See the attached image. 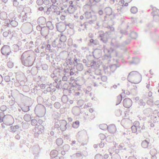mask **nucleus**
<instances>
[{
    "mask_svg": "<svg viewBox=\"0 0 159 159\" xmlns=\"http://www.w3.org/2000/svg\"><path fill=\"white\" fill-rule=\"evenodd\" d=\"M98 14L100 15H102L103 14V12L102 10H100L98 11Z\"/></svg>",
    "mask_w": 159,
    "mask_h": 159,
    "instance_id": "nucleus-33",
    "label": "nucleus"
},
{
    "mask_svg": "<svg viewBox=\"0 0 159 159\" xmlns=\"http://www.w3.org/2000/svg\"><path fill=\"white\" fill-rule=\"evenodd\" d=\"M2 1L3 3H6L7 2L8 0H2Z\"/></svg>",
    "mask_w": 159,
    "mask_h": 159,
    "instance_id": "nucleus-41",
    "label": "nucleus"
},
{
    "mask_svg": "<svg viewBox=\"0 0 159 159\" xmlns=\"http://www.w3.org/2000/svg\"><path fill=\"white\" fill-rule=\"evenodd\" d=\"M44 8L43 7H40L39 8V10L40 11H42L43 10Z\"/></svg>",
    "mask_w": 159,
    "mask_h": 159,
    "instance_id": "nucleus-36",
    "label": "nucleus"
},
{
    "mask_svg": "<svg viewBox=\"0 0 159 159\" xmlns=\"http://www.w3.org/2000/svg\"><path fill=\"white\" fill-rule=\"evenodd\" d=\"M29 116L28 115H25L24 117V120L26 121H27V120H26V118L28 117H29Z\"/></svg>",
    "mask_w": 159,
    "mask_h": 159,
    "instance_id": "nucleus-37",
    "label": "nucleus"
},
{
    "mask_svg": "<svg viewBox=\"0 0 159 159\" xmlns=\"http://www.w3.org/2000/svg\"><path fill=\"white\" fill-rule=\"evenodd\" d=\"M123 2H124L123 1H121V2L122 3Z\"/></svg>",
    "mask_w": 159,
    "mask_h": 159,
    "instance_id": "nucleus-55",
    "label": "nucleus"
},
{
    "mask_svg": "<svg viewBox=\"0 0 159 159\" xmlns=\"http://www.w3.org/2000/svg\"><path fill=\"white\" fill-rule=\"evenodd\" d=\"M149 143V142L147 140H144L142 143V146L144 148H148Z\"/></svg>",
    "mask_w": 159,
    "mask_h": 159,
    "instance_id": "nucleus-11",
    "label": "nucleus"
},
{
    "mask_svg": "<svg viewBox=\"0 0 159 159\" xmlns=\"http://www.w3.org/2000/svg\"><path fill=\"white\" fill-rule=\"evenodd\" d=\"M66 121L64 120H62L61 122V125H60V128L63 131L65 130L66 129Z\"/></svg>",
    "mask_w": 159,
    "mask_h": 159,
    "instance_id": "nucleus-8",
    "label": "nucleus"
},
{
    "mask_svg": "<svg viewBox=\"0 0 159 159\" xmlns=\"http://www.w3.org/2000/svg\"><path fill=\"white\" fill-rule=\"evenodd\" d=\"M31 125H35L37 124V121L35 119L32 120L31 121Z\"/></svg>",
    "mask_w": 159,
    "mask_h": 159,
    "instance_id": "nucleus-25",
    "label": "nucleus"
},
{
    "mask_svg": "<svg viewBox=\"0 0 159 159\" xmlns=\"http://www.w3.org/2000/svg\"><path fill=\"white\" fill-rule=\"evenodd\" d=\"M105 145V143L102 142H101L99 144V146L101 148H103Z\"/></svg>",
    "mask_w": 159,
    "mask_h": 159,
    "instance_id": "nucleus-28",
    "label": "nucleus"
},
{
    "mask_svg": "<svg viewBox=\"0 0 159 159\" xmlns=\"http://www.w3.org/2000/svg\"><path fill=\"white\" fill-rule=\"evenodd\" d=\"M7 66L9 68H12L13 66V63L11 62H8L7 63Z\"/></svg>",
    "mask_w": 159,
    "mask_h": 159,
    "instance_id": "nucleus-26",
    "label": "nucleus"
},
{
    "mask_svg": "<svg viewBox=\"0 0 159 159\" xmlns=\"http://www.w3.org/2000/svg\"><path fill=\"white\" fill-rule=\"evenodd\" d=\"M148 95L150 97H151L152 95V93L150 91L148 93Z\"/></svg>",
    "mask_w": 159,
    "mask_h": 159,
    "instance_id": "nucleus-34",
    "label": "nucleus"
},
{
    "mask_svg": "<svg viewBox=\"0 0 159 159\" xmlns=\"http://www.w3.org/2000/svg\"><path fill=\"white\" fill-rule=\"evenodd\" d=\"M15 23V25H16L17 24V22L15 21H12L11 22V25H12L13 23Z\"/></svg>",
    "mask_w": 159,
    "mask_h": 159,
    "instance_id": "nucleus-32",
    "label": "nucleus"
},
{
    "mask_svg": "<svg viewBox=\"0 0 159 159\" xmlns=\"http://www.w3.org/2000/svg\"><path fill=\"white\" fill-rule=\"evenodd\" d=\"M139 104L140 106H144L146 104L145 102L142 100H139Z\"/></svg>",
    "mask_w": 159,
    "mask_h": 159,
    "instance_id": "nucleus-24",
    "label": "nucleus"
},
{
    "mask_svg": "<svg viewBox=\"0 0 159 159\" xmlns=\"http://www.w3.org/2000/svg\"><path fill=\"white\" fill-rule=\"evenodd\" d=\"M126 134V133H124L123 134V135H125Z\"/></svg>",
    "mask_w": 159,
    "mask_h": 159,
    "instance_id": "nucleus-54",
    "label": "nucleus"
},
{
    "mask_svg": "<svg viewBox=\"0 0 159 159\" xmlns=\"http://www.w3.org/2000/svg\"><path fill=\"white\" fill-rule=\"evenodd\" d=\"M132 0H126V1L128 3L130 2Z\"/></svg>",
    "mask_w": 159,
    "mask_h": 159,
    "instance_id": "nucleus-48",
    "label": "nucleus"
},
{
    "mask_svg": "<svg viewBox=\"0 0 159 159\" xmlns=\"http://www.w3.org/2000/svg\"><path fill=\"white\" fill-rule=\"evenodd\" d=\"M141 129H144V128H143V127H142V128H141Z\"/></svg>",
    "mask_w": 159,
    "mask_h": 159,
    "instance_id": "nucleus-57",
    "label": "nucleus"
},
{
    "mask_svg": "<svg viewBox=\"0 0 159 159\" xmlns=\"http://www.w3.org/2000/svg\"><path fill=\"white\" fill-rule=\"evenodd\" d=\"M130 11L132 13L135 14L137 12V9L135 7H133L131 9Z\"/></svg>",
    "mask_w": 159,
    "mask_h": 159,
    "instance_id": "nucleus-18",
    "label": "nucleus"
},
{
    "mask_svg": "<svg viewBox=\"0 0 159 159\" xmlns=\"http://www.w3.org/2000/svg\"><path fill=\"white\" fill-rule=\"evenodd\" d=\"M105 156L106 157H107L108 156V155H105Z\"/></svg>",
    "mask_w": 159,
    "mask_h": 159,
    "instance_id": "nucleus-56",
    "label": "nucleus"
},
{
    "mask_svg": "<svg viewBox=\"0 0 159 159\" xmlns=\"http://www.w3.org/2000/svg\"><path fill=\"white\" fill-rule=\"evenodd\" d=\"M134 125L137 128V129H140L141 128V126L140 125V123L139 121H135L134 123Z\"/></svg>",
    "mask_w": 159,
    "mask_h": 159,
    "instance_id": "nucleus-20",
    "label": "nucleus"
},
{
    "mask_svg": "<svg viewBox=\"0 0 159 159\" xmlns=\"http://www.w3.org/2000/svg\"><path fill=\"white\" fill-rule=\"evenodd\" d=\"M107 129L108 131L111 133L114 134L116 131V128L114 124H111L108 127Z\"/></svg>",
    "mask_w": 159,
    "mask_h": 159,
    "instance_id": "nucleus-6",
    "label": "nucleus"
},
{
    "mask_svg": "<svg viewBox=\"0 0 159 159\" xmlns=\"http://www.w3.org/2000/svg\"><path fill=\"white\" fill-rule=\"evenodd\" d=\"M92 110V109H90L89 111H91V110Z\"/></svg>",
    "mask_w": 159,
    "mask_h": 159,
    "instance_id": "nucleus-58",
    "label": "nucleus"
},
{
    "mask_svg": "<svg viewBox=\"0 0 159 159\" xmlns=\"http://www.w3.org/2000/svg\"><path fill=\"white\" fill-rule=\"evenodd\" d=\"M21 59L22 64L26 66H30L34 63V59L29 51L25 52L22 54Z\"/></svg>",
    "mask_w": 159,
    "mask_h": 159,
    "instance_id": "nucleus-1",
    "label": "nucleus"
},
{
    "mask_svg": "<svg viewBox=\"0 0 159 159\" xmlns=\"http://www.w3.org/2000/svg\"><path fill=\"white\" fill-rule=\"evenodd\" d=\"M122 111L120 109H118L116 110V114L118 116H120L121 115Z\"/></svg>",
    "mask_w": 159,
    "mask_h": 159,
    "instance_id": "nucleus-23",
    "label": "nucleus"
},
{
    "mask_svg": "<svg viewBox=\"0 0 159 159\" xmlns=\"http://www.w3.org/2000/svg\"><path fill=\"white\" fill-rule=\"evenodd\" d=\"M128 159H137L134 156H130L129 157Z\"/></svg>",
    "mask_w": 159,
    "mask_h": 159,
    "instance_id": "nucleus-35",
    "label": "nucleus"
},
{
    "mask_svg": "<svg viewBox=\"0 0 159 159\" xmlns=\"http://www.w3.org/2000/svg\"><path fill=\"white\" fill-rule=\"evenodd\" d=\"M3 116V113L2 112H0V122L1 123L3 121V118H1V117Z\"/></svg>",
    "mask_w": 159,
    "mask_h": 159,
    "instance_id": "nucleus-27",
    "label": "nucleus"
},
{
    "mask_svg": "<svg viewBox=\"0 0 159 159\" xmlns=\"http://www.w3.org/2000/svg\"><path fill=\"white\" fill-rule=\"evenodd\" d=\"M100 136L101 137V136H104V135L103 134H100Z\"/></svg>",
    "mask_w": 159,
    "mask_h": 159,
    "instance_id": "nucleus-53",
    "label": "nucleus"
},
{
    "mask_svg": "<svg viewBox=\"0 0 159 159\" xmlns=\"http://www.w3.org/2000/svg\"><path fill=\"white\" fill-rule=\"evenodd\" d=\"M127 79L130 82L137 84L141 81L142 77L141 75L138 72L132 71L129 74Z\"/></svg>",
    "mask_w": 159,
    "mask_h": 159,
    "instance_id": "nucleus-2",
    "label": "nucleus"
},
{
    "mask_svg": "<svg viewBox=\"0 0 159 159\" xmlns=\"http://www.w3.org/2000/svg\"><path fill=\"white\" fill-rule=\"evenodd\" d=\"M104 12L107 15L109 16L112 13V10L110 8H106L104 10Z\"/></svg>",
    "mask_w": 159,
    "mask_h": 159,
    "instance_id": "nucleus-10",
    "label": "nucleus"
},
{
    "mask_svg": "<svg viewBox=\"0 0 159 159\" xmlns=\"http://www.w3.org/2000/svg\"><path fill=\"white\" fill-rule=\"evenodd\" d=\"M122 96L121 95H119L116 98V104H119L122 100Z\"/></svg>",
    "mask_w": 159,
    "mask_h": 159,
    "instance_id": "nucleus-15",
    "label": "nucleus"
},
{
    "mask_svg": "<svg viewBox=\"0 0 159 159\" xmlns=\"http://www.w3.org/2000/svg\"><path fill=\"white\" fill-rule=\"evenodd\" d=\"M74 74V73L73 71H70V75H73Z\"/></svg>",
    "mask_w": 159,
    "mask_h": 159,
    "instance_id": "nucleus-46",
    "label": "nucleus"
},
{
    "mask_svg": "<svg viewBox=\"0 0 159 159\" xmlns=\"http://www.w3.org/2000/svg\"><path fill=\"white\" fill-rule=\"evenodd\" d=\"M67 79V78L66 76H64L62 78L63 80H64V81H65Z\"/></svg>",
    "mask_w": 159,
    "mask_h": 159,
    "instance_id": "nucleus-44",
    "label": "nucleus"
},
{
    "mask_svg": "<svg viewBox=\"0 0 159 159\" xmlns=\"http://www.w3.org/2000/svg\"><path fill=\"white\" fill-rule=\"evenodd\" d=\"M70 120H72V119H71V118H70Z\"/></svg>",
    "mask_w": 159,
    "mask_h": 159,
    "instance_id": "nucleus-61",
    "label": "nucleus"
},
{
    "mask_svg": "<svg viewBox=\"0 0 159 159\" xmlns=\"http://www.w3.org/2000/svg\"><path fill=\"white\" fill-rule=\"evenodd\" d=\"M158 86H159V84H158Z\"/></svg>",
    "mask_w": 159,
    "mask_h": 159,
    "instance_id": "nucleus-63",
    "label": "nucleus"
},
{
    "mask_svg": "<svg viewBox=\"0 0 159 159\" xmlns=\"http://www.w3.org/2000/svg\"><path fill=\"white\" fill-rule=\"evenodd\" d=\"M56 143L58 145H61L62 143V140L61 139H58L56 140Z\"/></svg>",
    "mask_w": 159,
    "mask_h": 159,
    "instance_id": "nucleus-19",
    "label": "nucleus"
},
{
    "mask_svg": "<svg viewBox=\"0 0 159 159\" xmlns=\"http://www.w3.org/2000/svg\"><path fill=\"white\" fill-rule=\"evenodd\" d=\"M79 67H80V70H82L83 68V66L81 64H79L77 66V67L78 68Z\"/></svg>",
    "mask_w": 159,
    "mask_h": 159,
    "instance_id": "nucleus-31",
    "label": "nucleus"
},
{
    "mask_svg": "<svg viewBox=\"0 0 159 159\" xmlns=\"http://www.w3.org/2000/svg\"><path fill=\"white\" fill-rule=\"evenodd\" d=\"M80 125V122L79 121L77 120L73 122L72 124V127L74 128H77Z\"/></svg>",
    "mask_w": 159,
    "mask_h": 159,
    "instance_id": "nucleus-12",
    "label": "nucleus"
},
{
    "mask_svg": "<svg viewBox=\"0 0 159 159\" xmlns=\"http://www.w3.org/2000/svg\"><path fill=\"white\" fill-rule=\"evenodd\" d=\"M47 47L48 48H50V44H48L47 45Z\"/></svg>",
    "mask_w": 159,
    "mask_h": 159,
    "instance_id": "nucleus-50",
    "label": "nucleus"
},
{
    "mask_svg": "<svg viewBox=\"0 0 159 159\" xmlns=\"http://www.w3.org/2000/svg\"><path fill=\"white\" fill-rule=\"evenodd\" d=\"M65 98H66L65 97L63 96L62 98V100L64 102H65L63 101V100Z\"/></svg>",
    "mask_w": 159,
    "mask_h": 159,
    "instance_id": "nucleus-49",
    "label": "nucleus"
},
{
    "mask_svg": "<svg viewBox=\"0 0 159 159\" xmlns=\"http://www.w3.org/2000/svg\"><path fill=\"white\" fill-rule=\"evenodd\" d=\"M91 14V12H89V13H88V12H86V13H85V14L86 15V14Z\"/></svg>",
    "mask_w": 159,
    "mask_h": 159,
    "instance_id": "nucleus-52",
    "label": "nucleus"
},
{
    "mask_svg": "<svg viewBox=\"0 0 159 159\" xmlns=\"http://www.w3.org/2000/svg\"><path fill=\"white\" fill-rule=\"evenodd\" d=\"M76 156L77 157L81 156L82 155L81 153H77L76 154Z\"/></svg>",
    "mask_w": 159,
    "mask_h": 159,
    "instance_id": "nucleus-43",
    "label": "nucleus"
},
{
    "mask_svg": "<svg viewBox=\"0 0 159 159\" xmlns=\"http://www.w3.org/2000/svg\"><path fill=\"white\" fill-rule=\"evenodd\" d=\"M131 129L132 133H135L137 132V128L134 125L132 126L131 127Z\"/></svg>",
    "mask_w": 159,
    "mask_h": 159,
    "instance_id": "nucleus-17",
    "label": "nucleus"
},
{
    "mask_svg": "<svg viewBox=\"0 0 159 159\" xmlns=\"http://www.w3.org/2000/svg\"><path fill=\"white\" fill-rule=\"evenodd\" d=\"M38 27H39V28H40V27L39 26V27L37 26V28H38Z\"/></svg>",
    "mask_w": 159,
    "mask_h": 159,
    "instance_id": "nucleus-59",
    "label": "nucleus"
},
{
    "mask_svg": "<svg viewBox=\"0 0 159 159\" xmlns=\"http://www.w3.org/2000/svg\"><path fill=\"white\" fill-rule=\"evenodd\" d=\"M48 30L46 29H42L41 30V33L43 36L46 35L48 34Z\"/></svg>",
    "mask_w": 159,
    "mask_h": 159,
    "instance_id": "nucleus-14",
    "label": "nucleus"
},
{
    "mask_svg": "<svg viewBox=\"0 0 159 159\" xmlns=\"http://www.w3.org/2000/svg\"><path fill=\"white\" fill-rule=\"evenodd\" d=\"M2 53L4 55L7 56L11 53L10 47L8 45L3 46L1 49Z\"/></svg>",
    "mask_w": 159,
    "mask_h": 159,
    "instance_id": "nucleus-3",
    "label": "nucleus"
},
{
    "mask_svg": "<svg viewBox=\"0 0 159 159\" xmlns=\"http://www.w3.org/2000/svg\"><path fill=\"white\" fill-rule=\"evenodd\" d=\"M21 1H23L24 0H21Z\"/></svg>",
    "mask_w": 159,
    "mask_h": 159,
    "instance_id": "nucleus-64",
    "label": "nucleus"
},
{
    "mask_svg": "<svg viewBox=\"0 0 159 159\" xmlns=\"http://www.w3.org/2000/svg\"><path fill=\"white\" fill-rule=\"evenodd\" d=\"M123 105L126 108H129L132 105V102L131 99L129 98H126L123 101Z\"/></svg>",
    "mask_w": 159,
    "mask_h": 159,
    "instance_id": "nucleus-5",
    "label": "nucleus"
},
{
    "mask_svg": "<svg viewBox=\"0 0 159 159\" xmlns=\"http://www.w3.org/2000/svg\"><path fill=\"white\" fill-rule=\"evenodd\" d=\"M80 18L81 19H82L83 18V16H80Z\"/></svg>",
    "mask_w": 159,
    "mask_h": 159,
    "instance_id": "nucleus-51",
    "label": "nucleus"
},
{
    "mask_svg": "<svg viewBox=\"0 0 159 159\" xmlns=\"http://www.w3.org/2000/svg\"><path fill=\"white\" fill-rule=\"evenodd\" d=\"M3 119L4 122L10 125L11 122L12 121L13 118L11 116L8 115L4 116L3 117Z\"/></svg>",
    "mask_w": 159,
    "mask_h": 159,
    "instance_id": "nucleus-7",
    "label": "nucleus"
},
{
    "mask_svg": "<svg viewBox=\"0 0 159 159\" xmlns=\"http://www.w3.org/2000/svg\"><path fill=\"white\" fill-rule=\"evenodd\" d=\"M0 16L1 18L3 20H4L6 19V15L5 13L1 14Z\"/></svg>",
    "mask_w": 159,
    "mask_h": 159,
    "instance_id": "nucleus-22",
    "label": "nucleus"
},
{
    "mask_svg": "<svg viewBox=\"0 0 159 159\" xmlns=\"http://www.w3.org/2000/svg\"><path fill=\"white\" fill-rule=\"evenodd\" d=\"M128 2L125 3V4H123L122 5L123 6H127L128 5Z\"/></svg>",
    "mask_w": 159,
    "mask_h": 159,
    "instance_id": "nucleus-42",
    "label": "nucleus"
},
{
    "mask_svg": "<svg viewBox=\"0 0 159 159\" xmlns=\"http://www.w3.org/2000/svg\"><path fill=\"white\" fill-rule=\"evenodd\" d=\"M56 152V151L55 150L52 151L50 153L51 155H52L54 153H55Z\"/></svg>",
    "mask_w": 159,
    "mask_h": 159,
    "instance_id": "nucleus-40",
    "label": "nucleus"
},
{
    "mask_svg": "<svg viewBox=\"0 0 159 159\" xmlns=\"http://www.w3.org/2000/svg\"><path fill=\"white\" fill-rule=\"evenodd\" d=\"M93 42H94V40L93 39H91L90 40V43H93Z\"/></svg>",
    "mask_w": 159,
    "mask_h": 159,
    "instance_id": "nucleus-45",
    "label": "nucleus"
},
{
    "mask_svg": "<svg viewBox=\"0 0 159 159\" xmlns=\"http://www.w3.org/2000/svg\"><path fill=\"white\" fill-rule=\"evenodd\" d=\"M66 15H61L60 17L61 19L62 20H64L65 19Z\"/></svg>",
    "mask_w": 159,
    "mask_h": 159,
    "instance_id": "nucleus-29",
    "label": "nucleus"
},
{
    "mask_svg": "<svg viewBox=\"0 0 159 159\" xmlns=\"http://www.w3.org/2000/svg\"><path fill=\"white\" fill-rule=\"evenodd\" d=\"M158 93H159V89L158 90Z\"/></svg>",
    "mask_w": 159,
    "mask_h": 159,
    "instance_id": "nucleus-60",
    "label": "nucleus"
},
{
    "mask_svg": "<svg viewBox=\"0 0 159 159\" xmlns=\"http://www.w3.org/2000/svg\"><path fill=\"white\" fill-rule=\"evenodd\" d=\"M61 153L62 155H64L65 154V152L64 151H62L61 152Z\"/></svg>",
    "mask_w": 159,
    "mask_h": 159,
    "instance_id": "nucleus-47",
    "label": "nucleus"
},
{
    "mask_svg": "<svg viewBox=\"0 0 159 159\" xmlns=\"http://www.w3.org/2000/svg\"><path fill=\"white\" fill-rule=\"evenodd\" d=\"M7 79L8 80L7 81H8L10 80V78L8 76H6L5 77V79Z\"/></svg>",
    "mask_w": 159,
    "mask_h": 159,
    "instance_id": "nucleus-39",
    "label": "nucleus"
},
{
    "mask_svg": "<svg viewBox=\"0 0 159 159\" xmlns=\"http://www.w3.org/2000/svg\"><path fill=\"white\" fill-rule=\"evenodd\" d=\"M99 36L101 38V40L103 43H106L107 42L108 40L107 37L106 36V34L105 33H103L100 34Z\"/></svg>",
    "mask_w": 159,
    "mask_h": 159,
    "instance_id": "nucleus-9",
    "label": "nucleus"
},
{
    "mask_svg": "<svg viewBox=\"0 0 159 159\" xmlns=\"http://www.w3.org/2000/svg\"><path fill=\"white\" fill-rule=\"evenodd\" d=\"M36 2L38 5L40 6L43 4V0H37Z\"/></svg>",
    "mask_w": 159,
    "mask_h": 159,
    "instance_id": "nucleus-21",
    "label": "nucleus"
},
{
    "mask_svg": "<svg viewBox=\"0 0 159 159\" xmlns=\"http://www.w3.org/2000/svg\"><path fill=\"white\" fill-rule=\"evenodd\" d=\"M108 126L105 124H101L99 125L100 128L103 130H105L107 129Z\"/></svg>",
    "mask_w": 159,
    "mask_h": 159,
    "instance_id": "nucleus-13",
    "label": "nucleus"
},
{
    "mask_svg": "<svg viewBox=\"0 0 159 159\" xmlns=\"http://www.w3.org/2000/svg\"><path fill=\"white\" fill-rule=\"evenodd\" d=\"M17 0H13V5L14 6H16L18 4V3L17 2Z\"/></svg>",
    "mask_w": 159,
    "mask_h": 159,
    "instance_id": "nucleus-30",
    "label": "nucleus"
},
{
    "mask_svg": "<svg viewBox=\"0 0 159 159\" xmlns=\"http://www.w3.org/2000/svg\"><path fill=\"white\" fill-rule=\"evenodd\" d=\"M70 120H72V119H71V118H70Z\"/></svg>",
    "mask_w": 159,
    "mask_h": 159,
    "instance_id": "nucleus-62",
    "label": "nucleus"
},
{
    "mask_svg": "<svg viewBox=\"0 0 159 159\" xmlns=\"http://www.w3.org/2000/svg\"><path fill=\"white\" fill-rule=\"evenodd\" d=\"M56 26L58 31L61 32H63L66 29V25L63 22H60Z\"/></svg>",
    "mask_w": 159,
    "mask_h": 159,
    "instance_id": "nucleus-4",
    "label": "nucleus"
},
{
    "mask_svg": "<svg viewBox=\"0 0 159 159\" xmlns=\"http://www.w3.org/2000/svg\"><path fill=\"white\" fill-rule=\"evenodd\" d=\"M146 87L147 88L149 89L150 87V84H147L146 85Z\"/></svg>",
    "mask_w": 159,
    "mask_h": 159,
    "instance_id": "nucleus-38",
    "label": "nucleus"
},
{
    "mask_svg": "<svg viewBox=\"0 0 159 159\" xmlns=\"http://www.w3.org/2000/svg\"><path fill=\"white\" fill-rule=\"evenodd\" d=\"M60 40L61 42H65L66 40V38L65 36L64 35H61Z\"/></svg>",
    "mask_w": 159,
    "mask_h": 159,
    "instance_id": "nucleus-16",
    "label": "nucleus"
}]
</instances>
